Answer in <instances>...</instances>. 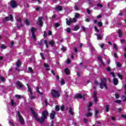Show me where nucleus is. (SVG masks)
I'll return each instance as SVG.
<instances>
[{
	"label": "nucleus",
	"instance_id": "obj_1",
	"mask_svg": "<svg viewBox=\"0 0 126 126\" xmlns=\"http://www.w3.org/2000/svg\"><path fill=\"white\" fill-rule=\"evenodd\" d=\"M42 117L41 119L37 117L36 121L38 123H40V124H43L45 120H46L47 117L49 116V112L47 110L43 111L42 113Z\"/></svg>",
	"mask_w": 126,
	"mask_h": 126
},
{
	"label": "nucleus",
	"instance_id": "obj_2",
	"mask_svg": "<svg viewBox=\"0 0 126 126\" xmlns=\"http://www.w3.org/2000/svg\"><path fill=\"white\" fill-rule=\"evenodd\" d=\"M51 94L53 98H59V97H61L60 92L54 89L51 90Z\"/></svg>",
	"mask_w": 126,
	"mask_h": 126
},
{
	"label": "nucleus",
	"instance_id": "obj_3",
	"mask_svg": "<svg viewBox=\"0 0 126 126\" xmlns=\"http://www.w3.org/2000/svg\"><path fill=\"white\" fill-rule=\"evenodd\" d=\"M17 114L21 125H22V126H23V125H25V121H24V119L23 118L22 116H21V114H20V112H19V111H18Z\"/></svg>",
	"mask_w": 126,
	"mask_h": 126
},
{
	"label": "nucleus",
	"instance_id": "obj_4",
	"mask_svg": "<svg viewBox=\"0 0 126 126\" xmlns=\"http://www.w3.org/2000/svg\"><path fill=\"white\" fill-rule=\"evenodd\" d=\"M10 5L12 8H16L18 4H17V1L15 0H12L10 2Z\"/></svg>",
	"mask_w": 126,
	"mask_h": 126
},
{
	"label": "nucleus",
	"instance_id": "obj_5",
	"mask_svg": "<svg viewBox=\"0 0 126 126\" xmlns=\"http://www.w3.org/2000/svg\"><path fill=\"white\" fill-rule=\"evenodd\" d=\"M99 87L100 89H103L104 87H105V89H108V86H107L106 83H103V81L99 83Z\"/></svg>",
	"mask_w": 126,
	"mask_h": 126
},
{
	"label": "nucleus",
	"instance_id": "obj_6",
	"mask_svg": "<svg viewBox=\"0 0 126 126\" xmlns=\"http://www.w3.org/2000/svg\"><path fill=\"white\" fill-rule=\"evenodd\" d=\"M35 28L32 27L31 28V32L32 33V38L34 39H36V35H35Z\"/></svg>",
	"mask_w": 126,
	"mask_h": 126
},
{
	"label": "nucleus",
	"instance_id": "obj_7",
	"mask_svg": "<svg viewBox=\"0 0 126 126\" xmlns=\"http://www.w3.org/2000/svg\"><path fill=\"white\" fill-rule=\"evenodd\" d=\"M56 116V111H52L50 113V118L51 120H55V117Z\"/></svg>",
	"mask_w": 126,
	"mask_h": 126
},
{
	"label": "nucleus",
	"instance_id": "obj_8",
	"mask_svg": "<svg viewBox=\"0 0 126 126\" xmlns=\"http://www.w3.org/2000/svg\"><path fill=\"white\" fill-rule=\"evenodd\" d=\"M66 23L67 25L69 26L70 25V24H71V23H72V19H71V18H69V19L66 18Z\"/></svg>",
	"mask_w": 126,
	"mask_h": 126
},
{
	"label": "nucleus",
	"instance_id": "obj_9",
	"mask_svg": "<svg viewBox=\"0 0 126 126\" xmlns=\"http://www.w3.org/2000/svg\"><path fill=\"white\" fill-rule=\"evenodd\" d=\"M31 111L32 112V114L33 115V117L35 118V121L36 120V118H37V114H36V113H35V111H34V109H33V108L31 107Z\"/></svg>",
	"mask_w": 126,
	"mask_h": 126
},
{
	"label": "nucleus",
	"instance_id": "obj_10",
	"mask_svg": "<svg viewBox=\"0 0 126 126\" xmlns=\"http://www.w3.org/2000/svg\"><path fill=\"white\" fill-rule=\"evenodd\" d=\"M43 17H39L38 18V23H39V25H40V26H41L42 27V26H43V21L42 20V19H43Z\"/></svg>",
	"mask_w": 126,
	"mask_h": 126
},
{
	"label": "nucleus",
	"instance_id": "obj_11",
	"mask_svg": "<svg viewBox=\"0 0 126 126\" xmlns=\"http://www.w3.org/2000/svg\"><path fill=\"white\" fill-rule=\"evenodd\" d=\"M16 84L17 85V86H19L20 88H22V87L24 86L23 84H21V82L19 81H17L16 83Z\"/></svg>",
	"mask_w": 126,
	"mask_h": 126
},
{
	"label": "nucleus",
	"instance_id": "obj_12",
	"mask_svg": "<svg viewBox=\"0 0 126 126\" xmlns=\"http://www.w3.org/2000/svg\"><path fill=\"white\" fill-rule=\"evenodd\" d=\"M64 72L67 75H69V74H70V70H69L68 68H65Z\"/></svg>",
	"mask_w": 126,
	"mask_h": 126
},
{
	"label": "nucleus",
	"instance_id": "obj_13",
	"mask_svg": "<svg viewBox=\"0 0 126 126\" xmlns=\"http://www.w3.org/2000/svg\"><path fill=\"white\" fill-rule=\"evenodd\" d=\"M75 98L77 99H82V98H83V96L81 94H77L75 95Z\"/></svg>",
	"mask_w": 126,
	"mask_h": 126
},
{
	"label": "nucleus",
	"instance_id": "obj_14",
	"mask_svg": "<svg viewBox=\"0 0 126 126\" xmlns=\"http://www.w3.org/2000/svg\"><path fill=\"white\" fill-rule=\"evenodd\" d=\"M113 83L114 85H118L119 84V80L116 79V78H114L113 79Z\"/></svg>",
	"mask_w": 126,
	"mask_h": 126
},
{
	"label": "nucleus",
	"instance_id": "obj_15",
	"mask_svg": "<svg viewBox=\"0 0 126 126\" xmlns=\"http://www.w3.org/2000/svg\"><path fill=\"white\" fill-rule=\"evenodd\" d=\"M56 9L59 10V11H62L63 10V6H60V5H58L56 6Z\"/></svg>",
	"mask_w": 126,
	"mask_h": 126
},
{
	"label": "nucleus",
	"instance_id": "obj_16",
	"mask_svg": "<svg viewBox=\"0 0 126 126\" xmlns=\"http://www.w3.org/2000/svg\"><path fill=\"white\" fill-rule=\"evenodd\" d=\"M27 86H28L29 92H30V93L31 95H33V93L32 92V90H31V89L28 84H27Z\"/></svg>",
	"mask_w": 126,
	"mask_h": 126
},
{
	"label": "nucleus",
	"instance_id": "obj_17",
	"mask_svg": "<svg viewBox=\"0 0 126 126\" xmlns=\"http://www.w3.org/2000/svg\"><path fill=\"white\" fill-rule=\"evenodd\" d=\"M16 66H19V67L21 66V61L18 60L16 62Z\"/></svg>",
	"mask_w": 126,
	"mask_h": 126
},
{
	"label": "nucleus",
	"instance_id": "obj_18",
	"mask_svg": "<svg viewBox=\"0 0 126 126\" xmlns=\"http://www.w3.org/2000/svg\"><path fill=\"white\" fill-rule=\"evenodd\" d=\"M69 113L73 117V111H72V108L69 107Z\"/></svg>",
	"mask_w": 126,
	"mask_h": 126
},
{
	"label": "nucleus",
	"instance_id": "obj_19",
	"mask_svg": "<svg viewBox=\"0 0 126 126\" xmlns=\"http://www.w3.org/2000/svg\"><path fill=\"white\" fill-rule=\"evenodd\" d=\"M110 110V106L108 105H106L105 106V111L107 113H108V112H109Z\"/></svg>",
	"mask_w": 126,
	"mask_h": 126
},
{
	"label": "nucleus",
	"instance_id": "obj_20",
	"mask_svg": "<svg viewBox=\"0 0 126 126\" xmlns=\"http://www.w3.org/2000/svg\"><path fill=\"white\" fill-rule=\"evenodd\" d=\"M39 89H40L39 87H36V92H37V93H38V94H40V95H43V94L42 93L40 92V91L39 90Z\"/></svg>",
	"mask_w": 126,
	"mask_h": 126
},
{
	"label": "nucleus",
	"instance_id": "obj_21",
	"mask_svg": "<svg viewBox=\"0 0 126 126\" xmlns=\"http://www.w3.org/2000/svg\"><path fill=\"white\" fill-rule=\"evenodd\" d=\"M119 78H120V79H121V80H123V79H124V77L123 76V75L120 73L117 74Z\"/></svg>",
	"mask_w": 126,
	"mask_h": 126
},
{
	"label": "nucleus",
	"instance_id": "obj_22",
	"mask_svg": "<svg viewBox=\"0 0 126 126\" xmlns=\"http://www.w3.org/2000/svg\"><path fill=\"white\" fill-rule=\"evenodd\" d=\"M25 23H26V25H28V26L30 25V22H29V21L28 20V19L25 20Z\"/></svg>",
	"mask_w": 126,
	"mask_h": 126
},
{
	"label": "nucleus",
	"instance_id": "obj_23",
	"mask_svg": "<svg viewBox=\"0 0 126 126\" xmlns=\"http://www.w3.org/2000/svg\"><path fill=\"white\" fill-rule=\"evenodd\" d=\"M20 67L19 66H16V67H15V70H16V71H18V72H20Z\"/></svg>",
	"mask_w": 126,
	"mask_h": 126
},
{
	"label": "nucleus",
	"instance_id": "obj_24",
	"mask_svg": "<svg viewBox=\"0 0 126 126\" xmlns=\"http://www.w3.org/2000/svg\"><path fill=\"white\" fill-rule=\"evenodd\" d=\"M49 44L51 45V46H54V45H55V42L53 40H51L49 42Z\"/></svg>",
	"mask_w": 126,
	"mask_h": 126
},
{
	"label": "nucleus",
	"instance_id": "obj_25",
	"mask_svg": "<svg viewBox=\"0 0 126 126\" xmlns=\"http://www.w3.org/2000/svg\"><path fill=\"white\" fill-rule=\"evenodd\" d=\"M74 31H77V30H79V26H76L75 27H74Z\"/></svg>",
	"mask_w": 126,
	"mask_h": 126
},
{
	"label": "nucleus",
	"instance_id": "obj_26",
	"mask_svg": "<svg viewBox=\"0 0 126 126\" xmlns=\"http://www.w3.org/2000/svg\"><path fill=\"white\" fill-rule=\"evenodd\" d=\"M93 115V113L91 112H89L87 114V117H92Z\"/></svg>",
	"mask_w": 126,
	"mask_h": 126
},
{
	"label": "nucleus",
	"instance_id": "obj_27",
	"mask_svg": "<svg viewBox=\"0 0 126 126\" xmlns=\"http://www.w3.org/2000/svg\"><path fill=\"white\" fill-rule=\"evenodd\" d=\"M97 40H102V36L100 34H97Z\"/></svg>",
	"mask_w": 126,
	"mask_h": 126
},
{
	"label": "nucleus",
	"instance_id": "obj_28",
	"mask_svg": "<svg viewBox=\"0 0 126 126\" xmlns=\"http://www.w3.org/2000/svg\"><path fill=\"white\" fill-rule=\"evenodd\" d=\"M55 26L56 28H58V27H60V26H61V24L59 23H56L55 24Z\"/></svg>",
	"mask_w": 126,
	"mask_h": 126
},
{
	"label": "nucleus",
	"instance_id": "obj_29",
	"mask_svg": "<svg viewBox=\"0 0 126 126\" xmlns=\"http://www.w3.org/2000/svg\"><path fill=\"white\" fill-rule=\"evenodd\" d=\"M115 96L116 99H119V98H120V95L118 93H115Z\"/></svg>",
	"mask_w": 126,
	"mask_h": 126
},
{
	"label": "nucleus",
	"instance_id": "obj_30",
	"mask_svg": "<svg viewBox=\"0 0 126 126\" xmlns=\"http://www.w3.org/2000/svg\"><path fill=\"white\" fill-rule=\"evenodd\" d=\"M7 47H6L4 44H2L1 46V49H6Z\"/></svg>",
	"mask_w": 126,
	"mask_h": 126
},
{
	"label": "nucleus",
	"instance_id": "obj_31",
	"mask_svg": "<svg viewBox=\"0 0 126 126\" xmlns=\"http://www.w3.org/2000/svg\"><path fill=\"white\" fill-rule=\"evenodd\" d=\"M102 81H103V83H105V82H106L107 81V78L103 77V79H101V82H102Z\"/></svg>",
	"mask_w": 126,
	"mask_h": 126
},
{
	"label": "nucleus",
	"instance_id": "obj_32",
	"mask_svg": "<svg viewBox=\"0 0 126 126\" xmlns=\"http://www.w3.org/2000/svg\"><path fill=\"white\" fill-rule=\"evenodd\" d=\"M9 19H10L11 21H13V17L12 16V15H9Z\"/></svg>",
	"mask_w": 126,
	"mask_h": 126
},
{
	"label": "nucleus",
	"instance_id": "obj_33",
	"mask_svg": "<svg viewBox=\"0 0 126 126\" xmlns=\"http://www.w3.org/2000/svg\"><path fill=\"white\" fill-rule=\"evenodd\" d=\"M97 24H98V26L99 27H102V26H103V23L101 22H98L97 23Z\"/></svg>",
	"mask_w": 126,
	"mask_h": 126
},
{
	"label": "nucleus",
	"instance_id": "obj_34",
	"mask_svg": "<svg viewBox=\"0 0 126 126\" xmlns=\"http://www.w3.org/2000/svg\"><path fill=\"white\" fill-rule=\"evenodd\" d=\"M98 114H99V111L98 110H95V114H94L95 118H97Z\"/></svg>",
	"mask_w": 126,
	"mask_h": 126
},
{
	"label": "nucleus",
	"instance_id": "obj_35",
	"mask_svg": "<svg viewBox=\"0 0 126 126\" xmlns=\"http://www.w3.org/2000/svg\"><path fill=\"white\" fill-rule=\"evenodd\" d=\"M17 27L18 28V29H20V28L23 27V25L21 24L20 26L18 24H17Z\"/></svg>",
	"mask_w": 126,
	"mask_h": 126
},
{
	"label": "nucleus",
	"instance_id": "obj_36",
	"mask_svg": "<svg viewBox=\"0 0 126 126\" xmlns=\"http://www.w3.org/2000/svg\"><path fill=\"white\" fill-rule=\"evenodd\" d=\"M81 28H82V31H83V32H86V28H85V27H84V26H82Z\"/></svg>",
	"mask_w": 126,
	"mask_h": 126
},
{
	"label": "nucleus",
	"instance_id": "obj_37",
	"mask_svg": "<svg viewBox=\"0 0 126 126\" xmlns=\"http://www.w3.org/2000/svg\"><path fill=\"white\" fill-rule=\"evenodd\" d=\"M38 45L40 46H43L44 44H43V40H41L39 42H38Z\"/></svg>",
	"mask_w": 126,
	"mask_h": 126
},
{
	"label": "nucleus",
	"instance_id": "obj_38",
	"mask_svg": "<svg viewBox=\"0 0 126 126\" xmlns=\"http://www.w3.org/2000/svg\"><path fill=\"white\" fill-rule=\"evenodd\" d=\"M28 70H29V71H30V72L33 73V69H32V67H29Z\"/></svg>",
	"mask_w": 126,
	"mask_h": 126
},
{
	"label": "nucleus",
	"instance_id": "obj_39",
	"mask_svg": "<svg viewBox=\"0 0 126 126\" xmlns=\"http://www.w3.org/2000/svg\"><path fill=\"white\" fill-rule=\"evenodd\" d=\"M115 103L117 104H121L122 103V100H115Z\"/></svg>",
	"mask_w": 126,
	"mask_h": 126
},
{
	"label": "nucleus",
	"instance_id": "obj_40",
	"mask_svg": "<svg viewBox=\"0 0 126 126\" xmlns=\"http://www.w3.org/2000/svg\"><path fill=\"white\" fill-rule=\"evenodd\" d=\"M94 98H96L97 97V92H94V95H93Z\"/></svg>",
	"mask_w": 126,
	"mask_h": 126
},
{
	"label": "nucleus",
	"instance_id": "obj_41",
	"mask_svg": "<svg viewBox=\"0 0 126 126\" xmlns=\"http://www.w3.org/2000/svg\"><path fill=\"white\" fill-rule=\"evenodd\" d=\"M61 83L62 85H63L64 84H65V82H64V80H63V79H62L61 80Z\"/></svg>",
	"mask_w": 126,
	"mask_h": 126
},
{
	"label": "nucleus",
	"instance_id": "obj_42",
	"mask_svg": "<svg viewBox=\"0 0 126 126\" xmlns=\"http://www.w3.org/2000/svg\"><path fill=\"white\" fill-rule=\"evenodd\" d=\"M117 66H118V67H121L122 64H121V63H120L119 62H117Z\"/></svg>",
	"mask_w": 126,
	"mask_h": 126
},
{
	"label": "nucleus",
	"instance_id": "obj_43",
	"mask_svg": "<svg viewBox=\"0 0 126 126\" xmlns=\"http://www.w3.org/2000/svg\"><path fill=\"white\" fill-rule=\"evenodd\" d=\"M56 111H60V106L59 105H56L55 107Z\"/></svg>",
	"mask_w": 126,
	"mask_h": 126
},
{
	"label": "nucleus",
	"instance_id": "obj_44",
	"mask_svg": "<svg viewBox=\"0 0 126 126\" xmlns=\"http://www.w3.org/2000/svg\"><path fill=\"white\" fill-rule=\"evenodd\" d=\"M43 33H44L43 37H44V38H46L47 36H48V34H47V33H46V31H44L43 32Z\"/></svg>",
	"mask_w": 126,
	"mask_h": 126
},
{
	"label": "nucleus",
	"instance_id": "obj_45",
	"mask_svg": "<svg viewBox=\"0 0 126 126\" xmlns=\"http://www.w3.org/2000/svg\"><path fill=\"white\" fill-rule=\"evenodd\" d=\"M16 98H17L18 99H21V96L19 94L15 95Z\"/></svg>",
	"mask_w": 126,
	"mask_h": 126
},
{
	"label": "nucleus",
	"instance_id": "obj_46",
	"mask_svg": "<svg viewBox=\"0 0 126 126\" xmlns=\"http://www.w3.org/2000/svg\"><path fill=\"white\" fill-rule=\"evenodd\" d=\"M99 47H100L101 49H103L104 47H105V44H99Z\"/></svg>",
	"mask_w": 126,
	"mask_h": 126
},
{
	"label": "nucleus",
	"instance_id": "obj_47",
	"mask_svg": "<svg viewBox=\"0 0 126 126\" xmlns=\"http://www.w3.org/2000/svg\"><path fill=\"white\" fill-rule=\"evenodd\" d=\"M79 16H80V15H79V13H76L75 14V17H76V18H78V17H79Z\"/></svg>",
	"mask_w": 126,
	"mask_h": 126
},
{
	"label": "nucleus",
	"instance_id": "obj_48",
	"mask_svg": "<svg viewBox=\"0 0 126 126\" xmlns=\"http://www.w3.org/2000/svg\"><path fill=\"white\" fill-rule=\"evenodd\" d=\"M31 100H33V99H36V96L35 95H32L30 97Z\"/></svg>",
	"mask_w": 126,
	"mask_h": 126
},
{
	"label": "nucleus",
	"instance_id": "obj_49",
	"mask_svg": "<svg viewBox=\"0 0 126 126\" xmlns=\"http://www.w3.org/2000/svg\"><path fill=\"white\" fill-rule=\"evenodd\" d=\"M95 30L96 31V32H99L100 31H99V29L97 28L96 26H94V27Z\"/></svg>",
	"mask_w": 126,
	"mask_h": 126
},
{
	"label": "nucleus",
	"instance_id": "obj_50",
	"mask_svg": "<svg viewBox=\"0 0 126 126\" xmlns=\"http://www.w3.org/2000/svg\"><path fill=\"white\" fill-rule=\"evenodd\" d=\"M94 102L95 103H97L98 102V97H94Z\"/></svg>",
	"mask_w": 126,
	"mask_h": 126
},
{
	"label": "nucleus",
	"instance_id": "obj_51",
	"mask_svg": "<svg viewBox=\"0 0 126 126\" xmlns=\"http://www.w3.org/2000/svg\"><path fill=\"white\" fill-rule=\"evenodd\" d=\"M70 28H67V29H66V32H67V33H70Z\"/></svg>",
	"mask_w": 126,
	"mask_h": 126
},
{
	"label": "nucleus",
	"instance_id": "obj_52",
	"mask_svg": "<svg viewBox=\"0 0 126 126\" xmlns=\"http://www.w3.org/2000/svg\"><path fill=\"white\" fill-rule=\"evenodd\" d=\"M114 48L116 51H118V46H117V44H114Z\"/></svg>",
	"mask_w": 126,
	"mask_h": 126
},
{
	"label": "nucleus",
	"instance_id": "obj_53",
	"mask_svg": "<svg viewBox=\"0 0 126 126\" xmlns=\"http://www.w3.org/2000/svg\"><path fill=\"white\" fill-rule=\"evenodd\" d=\"M77 20L75 19V18H73L72 19V23H74V22H76Z\"/></svg>",
	"mask_w": 126,
	"mask_h": 126
},
{
	"label": "nucleus",
	"instance_id": "obj_54",
	"mask_svg": "<svg viewBox=\"0 0 126 126\" xmlns=\"http://www.w3.org/2000/svg\"><path fill=\"white\" fill-rule=\"evenodd\" d=\"M9 125H11V126H14V124L11 121H9Z\"/></svg>",
	"mask_w": 126,
	"mask_h": 126
},
{
	"label": "nucleus",
	"instance_id": "obj_55",
	"mask_svg": "<svg viewBox=\"0 0 126 126\" xmlns=\"http://www.w3.org/2000/svg\"><path fill=\"white\" fill-rule=\"evenodd\" d=\"M92 105H93V103H92V102H90L88 107L89 108H90V107H92Z\"/></svg>",
	"mask_w": 126,
	"mask_h": 126
},
{
	"label": "nucleus",
	"instance_id": "obj_56",
	"mask_svg": "<svg viewBox=\"0 0 126 126\" xmlns=\"http://www.w3.org/2000/svg\"><path fill=\"white\" fill-rule=\"evenodd\" d=\"M74 8H75L76 10H79V8H78V6H77V5H75Z\"/></svg>",
	"mask_w": 126,
	"mask_h": 126
},
{
	"label": "nucleus",
	"instance_id": "obj_57",
	"mask_svg": "<svg viewBox=\"0 0 126 126\" xmlns=\"http://www.w3.org/2000/svg\"><path fill=\"white\" fill-rule=\"evenodd\" d=\"M43 64H44L45 67H49V65L46 63H44Z\"/></svg>",
	"mask_w": 126,
	"mask_h": 126
},
{
	"label": "nucleus",
	"instance_id": "obj_58",
	"mask_svg": "<svg viewBox=\"0 0 126 126\" xmlns=\"http://www.w3.org/2000/svg\"><path fill=\"white\" fill-rule=\"evenodd\" d=\"M106 70H107V71H111V68H110L109 66H107L106 67Z\"/></svg>",
	"mask_w": 126,
	"mask_h": 126
},
{
	"label": "nucleus",
	"instance_id": "obj_59",
	"mask_svg": "<svg viewBox=\"0 0 126 126\" xmlns=\"http://www.w3.org/2000/svg\"><path fill=\"white\" fill-rule=\"evenodd\" d=\"M52 31H48V36H51V35H52Z\"/></svg>",
	"mask_w": 126,
	"mask_h": 126
},
{
	"label": "nucleus",
	"instance_id": "obj_60",
	"mask_svg": "<svg viewBox=\"0 0 126 126\" xmlns=\"http://www.w3.org/2000/svg\"><path fill=\"white\" fill-rule=\"evenodd\" d=\"M61 109L62 110V111H63L64 110V105H62L61 107Z\"/></svg>",
	"mask_w": 126,
	"mask_h": 126
},
{
	"label": "nucleus",
	"instance_id": "obj_61",
	"mask_svg": "<svg viewBox=\"0 0 126 126\" xmlns=\"http://www.w3.org/2000/svg\"><path fill=\"white\" fill-rule=\"evenodd\" d=\"M97 6L98 7H103V5L100 4V3H97Z\"/></svg>",
	"mask_w": 126,
	"mask_h": 126
},
{
	"label": "nucleus",
	"instance_id": "obj_62",
	"mask_svg": "<svg viewBox=\"0 0 126 126\" xmlns=\"http://www.w3.org/2000/svg\"><path fill=\"white\" fill-rule=\"evenodd\" d=\"M71 62V61H70V60L67 59V61H66V63H67L68 64L70 63Z\"/></svg>",
	"mask_w": 126,
	"mask_h": 126
},
{
	"label": "nucleus",
	"instance_id": "obj_63",
	"mask_svg": "<svg viewBox=\"0 0 126 126\" xmlns=\"http://www.w3.org/2000/svg\"><path fill=\"white\" fill-rule=\"evenodd\" d=\"M17 21L18 22H19V23H21L22 20H21V19L20 18H19V19H17Z\"/></svg>",
	"mask_w": 126,
	"mask_h": 126
},
{
	"label": "nucleus",
	"instance_id": "obj_64",
	"mask_svg": "<svg viewBox=\"0 0 126 126\" xmlns=\"http://www.w3.org/2000/svg\"><path fill=\"white\" fill-rule=\"evenodd\" d=\"M121 117H122V118H123V119H126V115H122Z\"/></svg>",
	"mask_w": 126,
	"mask_h": 126
}]
</instances>
